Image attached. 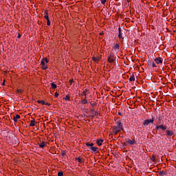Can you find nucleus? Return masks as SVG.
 <instances>
[{"instance_id": "nucleus-12", "label": "nucleus", "mask_w": 176, "mask_h": 176, "mask_svg": "<svg viewBox=\"0 0 176 176\" xmlns=\"http://www.w3.org/2000/svg\"><path fill=\"white\" fill-rule=\"evenodd\" d=\"M45 16H44V18L47 20H49V12L47 11V10H45Z\"/></svg>"}, {"instance_id": "nucleus-22", "label": "nucleus", "mask_w": 176, "mask_h": 176, "mask_svg": "<svg viewBox=\"0 0 176 176\" xmlns=\"http://www.w3.org/2000/svg\"><path fill=\"white\" fill-rule=\"evenodd\" d=\"M51 87L52 89H57V85H56L54 82H52Z\"/></svg>"}, {"instance_id": "nucleus-20", "label": "nucleus", "mask_w": 176, "mask_h": 176, "mask_svg": "<svg viewBox=\"0 0 176 176\" xmlns=\"http://www.w3.org/2000/svg\"><path fill=\"white\" fill-rule=\"evenodd\" d=\"M160 129H161L162 130H167V126H164L163 124L160 125Z\"/></svg>"}, {"instance_id": "nucleus-3", "label": "nucleus", "mask_w": 176, "mask_h": 176, "mask_svg": "<svg viewBox=\"0 0 176 176\" xmlns=\"http://www.w3.org/2000/svg\"><path fill=\"white\" fill-rule=\"evenodd\" d=\"M116 60V58H115V56H113V54H111L107 58V61L108 63H110V64L115 63Z\"/></svg>"}, {"instance_id": "nucleus-5", "label": "nucleus", "mask_w": 176, "mask_h": 176, "mask_svg": "<svg viewBox=\"0 0 176 176\" xmlns=\"http://www.w3.org/2000/svg\"><path fill=\"white\" fill-rule=\"evenodd\" d=\"M37 102H38V104H41V105H48V106H50V104L46 103V102H45V100H38L37 101Z\"/></svg>"}, {"instance_id": "nucleus-9", "label": "nucleus", "mask_w": 176, "mask_h": 176, "mask_svg": "<svg viewBox=\"0 0 176 176\" xmlns=\"http://www.w3.org/2000/svg\"><path fill=\"white\" fill-rule=\"evenodd\" d=\"M39 148H45L47 146V143L45 142H42L41 144H38Z\"/></svg>"}, {"instance_id": "nucleus-40", "label": "nucleus", "mask_w": 176, "mask_h": 176, "mask_svg": "<svg viewBox=\"0 0 176 176\" xmlns=\"http://www.w3.org/2000/svg\"><path fill=\"white\" fill-rule=\"evenodd\" d=\"M84 100H87V97L85 96V97L84 98Z\"/></svg>"}, {"instance_id": "nucleus-1", "label": "nucleus", "mask_w": 176, "mask_h": 176, "mask_svg": "<svg viewBox=\"0 0 176 176\" xmlns=\"http://www.w3.org/2000/svg\"><path fill=\"white\" fill-rule=\"evenodd\" d=\"M121 130H123V124H122V121L118 120L116 122V126H115V131L116 134H118L119 131Z\"/></svg>"}, {"instance_id": "nucleus-32", "label": "nucleus", "mask_w": 176, "mask_h": 176, "mask_svg": "<svg viewBox=\"0 0 176 176\" xmlns=\"http://www.w3.org/2000/svg\"><path fill=\"white\" fill-rule=\"evenodd\" d=\"M69 82L70 85H72V84L74 83V80L71 79V80H69Z\"/></svg>"}, {"instance_id": "nucleus-28", "label": "nucleus", "mask_w": 176, "mask_h": 176, "mask_svg": "<svg viewBox=\"0 0 176 176\" xmlns=\"http://www.w3.org/2000/svg\"><path fill=\"white\" fill-rule=\"evenodd\" d=\"M81 104H87V100L86 99H83L82 101H81Z\"/></svg>"}, {"instance_id": "nucleus-38", "label": "nucleus", "mask_w": 176, "mask_h": 176, "mask_svg": "<svg viewBox=\"0 0 176 176\" xmlns=\"http://www.w3.org/2000/svg\"><path fill=\"white\" fill-rule=\"evenodd\" d=\"M5 82H6V80H4L3 82V84H2L3 86H5Z\"/></svg>"}, {"instance_id": "nucleus-16", "label": "nucleus", "mask_w": 176, "mask_h": 176, "mask_svg": "<svg viewBox=\"0 0 176 176\" xmlns=\"http://www.w3.org/2000/svg\"><path fill=\"white\" fill-rule=\"evenodd\" d=\"M118 38L120 39V38L123 39V37H122V28H118Z\"/></svg>"}, {"instance_id": "nucleus-17", "label": "nucleus", "mask_w": 176, "mask_h": 176, "mask_svg": "<svg viewBox=\"0 0 176 176\" xmlns=\"http://www.w3.org/2000/svg\"><path fill=\"white\" fill-rule=\"evenodd\" d=\"M134 80H135V77L134 76V74H132L129 78V82H134Z\"/></svg>"}, {"instance_id": "nucleus-10", "label": "nucleus", "mask_w": 176, "mask_h": 176, "mask_svg": "<svg viewBox=\"0 0 176 176\" xmlns=\"http://www.w3.org/2000/svg\"><path fill=\"white\" fill-rule=\"evenodd\" d=\"M41 64L42 65L43 69H47V65L45 63L44 60H41Z\"/></svg>"}, {"instance_id": "nucleus-33", "label": "nucleus", "mask_w": 176, "mask_h": 176, "mask_svg": "<svg viewBox=\"0 0 176 176\" xmlns=\"http://www.w3.org/2000/svg\"><path fill=\"white\" fill-rule=\"evenodd\" d=\"M151 160L153 161V162H155V155H153L152 157H151Z\"/></svg>"}, {"instance_id": "nucleus-19", "label": "nucleus", "mask_w": 176, "mask_h": 176, "mask_svg": "<svg viewBox=\"0 0 176 176\" xmlns=\"http://www.w3.org/2000/svg\"><path fill=\"white\" fill-rule=\"evenodd\" d=\"M86 146L89 147V148H91L92 146H94V144L90 143V142H88L86 143Z\"/></svg>"}, {"instance_id": "nucleus-27", "label": "nucleus", "mask_w": 176, "mask_h": 176, "mask_svg": "<svg viewBox=\"0 0 176 176\" xmlns=\"http://www.w3.org/2000/svg\"><path fill=\"white\" fill-rule=\"evenodd\" d=\"M69 96L67 95L65 98L64 100H65V101H69Z\"/></svg>"}, {"instance_id": "nucleus-42", "label": "nucleus", "mask_w": 176, "mask_h": 176, "mask_svg": "<svg viewBox=\"0 0 176 176\" xmlns=\"http://www.w3.org/2000/svg\"><path fill=\"white\" fill-rule=\"evenodd\" d=\"M159 120H160V118H159Z\"/></svg>"}, {"instance_id": "nucleus-37", "label": "nucleus", "mask_w": 176, "mask_h": 176, "mask_svg": "<svg viewBox=\"0 0 176 176\" xmlns=\"http://www.w3.org/2000/svg\"><path fill=\"white\" fill-rule=\"evenodd\" d=\"M17 38H21V34H18Z\"/></svg>"}, {"instance_id": "nucleus-15", "label": "nucleus", "mask_w": 176, "mask_h": 176, "mask_svg": "<svg viewBox=\"0 0 176 176\" xmlns=\"http://www.w3.org/2000/svg\"><path fill=\"white\" fill-rule=\"evenodd\" d=\"M120 47V46L118 43H116L114 47H113L114 50H116V52H119Z\"/></svg>"}, {"instance_id": "nucleus-2", "label": "nucleus", "mask_w": 176, "mask_h": 176, "mask_svg": "<svg viewBox=\"0 0 176 176\" xmlns=\"http://www.w3.org/2000/svg\"><path fill=\"white\" fill-rule=\"evenodd\" d=\"M155 122V118H152L151 119H147L145 120L143 122V125L146 127V126H149V124H151V123H153Z\"/></svg>"}, {"instance_id": "nucleus-8", "label": "nucleus", "mask_w": 176, "mask_h": 176, "mask_svg": "<svg viewBox=\"0 0 176 176\" xmlns=\"http://www.w3.org/2000/svg\"><path fill=\"white\" fill-rule=\"evenodd\" d=\"M102 142H104V140L102 139H98L96 140V144H98V146H101V145H102Z\"/></svg>"}, {"instance_id": "nucleus-7", "label": "nucleus", "mask_w": 176, "mask_h": 176, "mask_svg": "<svg viewBox=\"0 0 176 176\" xmlns=\"http://www.w3.org/2000/svg\"><path fill=\"white\" fill-rule=\"evenodd\" d=\"M126 144H128V145H134V144H135V140L129 139L128 140H126Z\"/></svg>"}, {"instance_id": "nucleus-4", "label": "nucleus", "mask_w": 176, "mask_h": 176, "mask_svg": "<svg viewBox=\"0 0 176 176\" xmlns=\"http://www.w3.org/2000/svg\"><path fill=\"white\" fill-rule=\"evenodd\" d=\"M154 61L156 64H163V60H162V58L160 57L155 58Z\"/></svg>"}, {"instance_id": "nucleus-23", "label": "nucleus", "mask_w": 176, "mask_h": 176, "mask_svg": "<svg viewBox=\"0 0 176 176\" xmlns=\"http://www.w3.org/2000/svg\"><path fill=\"white\" fill-rule=\"evenodd\" d=\"M160 176H166L167 175V173L164 172V171H161L160 172Z\"/></svg>"}, {"instance_id": "nucleus-30", "label": "nucleus", "mask_w": 176, "mask_h": 176, "mask_svg": "<svg viewBox=\"0 0 176 176\" xmlns=\"http://www.w3.org/2000/svg\"><path fill=\"white\" fill-rule=\"evenodd\" d=\"M152 67H153V68H156V67H157V66H156V64L154 62H153Z\"/></svg>"}, {"instance_id": "nucleus-31", "label": "nucleus", "mask_w": 176, "mask_h": 176, "mask_svg": "<svg viewBox=\"0 0 176 176\" xmlns=\"http://www.w3.org/2000/svg\"><path fill=\"white\" fill-rule=\"evenodd\" d=\"M105 2H107V0H101V3L102 5H105Z\"/></svg>"}, {"instance_id": "nucleus-36", "label": "nucleus", "mask_w": 176, "mask_h": 176, "mask_svg": "<svg viewBox=\"0 0 176 176\" xmlns=\"http://www.w3.org/2000/svg\"><path fill=\"white\" fill-rule=\"evenodd\" d=\"M160 129V125L156 126V130H159Z\"/></svg>"}, {"instance_id": "nucleus-6", "label": "nucleus", "mask_w": 176, "mask_h": 176, "mask_svg": "<svg viewBox=\"0 0 176 176\" xmlns=\"http://www.w3.org/2000/svg\"><path fill=\"white\" fill-rule=\"evenodd\" d=\"M166 135H168V137H171V135H174V132L171 130H166Z\"/></svg>"}, {"instance_id": "nucleus-26", "label": "nucleus", "mask_w": 176, "mask_h": 176, "mask_svg": "<svg viewBox=\"0 0 176 176\" xmlns=\"http://www.w3.org/2000/svg\"><path fill=\"white\" fill-rule=\"evenodd\" d=\"M76 160L78 162V163H83V161L82 160V158H80V157H77Z\"/></svg>"}, {"instance_id": "nucleus-34", "label": "nucleus", "mask_w": 176, "mask_h": 176, "mask_svg": "<svg viewBox=\"0 0 176 176\" xmlns=\"http://www.w3.org/2000/svg\"><path fill=\"white\" fill-rule=\"evenodd\" d=\"M47 25H50V19L47 20Z\"/></svg>"}, {"instance_id": "nucleus-41", "label": "nucleus", "mask_w": 176, "mask_h": 176, "mask_svg": "<svg viewBox=\"0 0 176 176\" xmlns=\"http://www.w3.org/2000/svg\"><path fill=\"white\" fill-rule=\"evenodd\" d=\"M63 156H64V155H65L64 153H62Z\"/></svg>"}, {"instance_id": "nucleus-39", "label": "nucleus", "mask_w": 176, "mask_h": 176, "mask_svg": "<svg viewBox=\"0 0 176 176\" xmlns=\"http://www.w3.org/2000/svg\"><path fill=\"white\" fill-rule=\"evenodd\" d=\"M118 115H120V116H122V113L118 112Z\"/></svg>"}, {"instance_id": "nucleus-21", "label": "nucleus", "mask_w": 176, "mask_h": 176, "mask_svg": "<svg viewBox=\"0 0 176 176\" xmlns=\"http://www.w3.org/2000/svg\"><path fill=\"white\" fill-rule=\"evenodd\" d=\"M24 91L23 90V89H16V93H17V94H23V92Z\"/></svg>"}, {"instance_id": "nucleus-14", "label": "nucleus", "mask_w": 176, "mask_h": 176, "mask_svg": "<svg viewBox=\"0 0 176 176\" xmlns=\"http://www.w3.org/2000/svg\"><path fill=\"white\" fill-rule=\"evenodd\" d=\"M19 119H20V115L16 114L15 116L13 118L14 122H18Z\"/></svg>"}, {"instance_id": "nucleus-35", "label": "nucleus", "mask_w": 176, "mask_h": 176, "mask_svg": "<svg viewBox=\"0 0 176 176\" xmlns=\"http://www.w3.org/2000/svg\"><path fill=\"white\" fill-rule=\"evenodd\" d=\"M54 96L57 98L58 97V93L55 92Z\"/></svg>"}, {"instance_id": "nucleus-18", "label": "nucleus", "mask_w": 176, "mask_h": 176, "mask_svg": "<svg viewBox=\"0 0 176 176\" xmlns=\"http://www.w3.org/2000/svg\"><path fill=\"white\" fill-rule=\"evenodd\" d=\"M35 123H36V122H35V120H31L30 123V127H34V126H35Z\"/></svg>"}, {"instance_id": "nucleus-25", "label": "nucleus", "mask_w": 176, "mask_h": 176, "mask_svg": "<svg viewBox=\"0 0 176 176\" xmlns=\"http://www.w3.org/2000/svg\"><path fill=\"white\" fill-rule=\"evenodd\" d=\"M42 61H44V63H46L47 64V63H49V60H47V58H44L41 60Z\"/></svg>"}, {"instance_id": "nucleus-11", "label": "nucleus", "mask_w": 176, "mask_h": 176, "mask_svg": "<svg viewBox=\"0 0 176 176\" xmlns=\"http://www.w3.org/2000/svg\"><path fill=\"white\" fill-rule=\"evenodd\" d=\"M89 149H91V151H92V153L98 152V148L96 147V146H92L91 147H89Z\"/></svg>"}, {"instance_id": "nucleus-13", "label": "nucleus", "mask_w": 176, "mask_h": 176, "mask_svg": "<svg viewBox=\"0 0 176 176\" xmlns=\"http://www.w3.org/2000/svg\"><path fill=\"white\" fill-rule=\"evenodd\" d=\"M92 60H93V61H95V63H98V61H100V60H101V58L99 56H98V57L93 56Z\"/></svg>"}, {"instance_id": "nucleus-29", "label": "nucleus", "mask_w": 176, "mask_h": 176, "mask_svg": "<svg viewBox=\"0 0 176 176\" xmlns=\"http://www.w3.org/2000/svg\"><path fill=\"white\" fill-rule=\"evenodd\" d=\"M64 173L63 172H58V176H63Z\"/></svg>"}, {"instance_id": "nucleus-24", "label": "nucleus", "mask_w": 176, "mask_h": 176, "mask_svg": "<svg viewBox=\"0 0 176 176\" xmlns=\"http://www.w3.org/2000/svg\"><path fill=\"white\" fill-rule=\"evenodd\" d=\"M81 96H85L86 97V96H87V90L85 89L81 94Z\"/></svg>"}]
</instances>
